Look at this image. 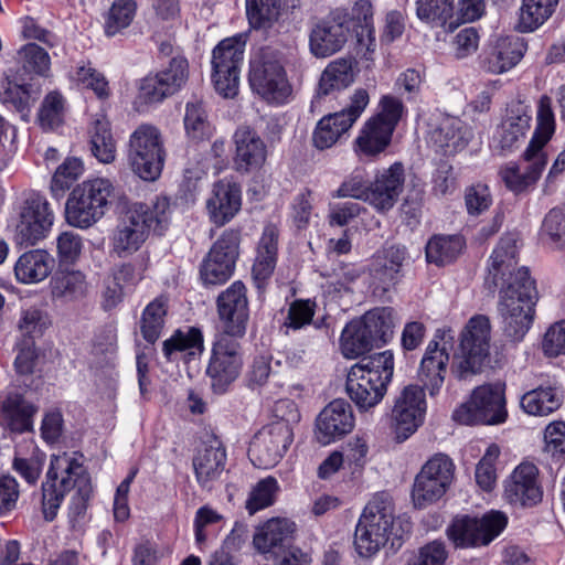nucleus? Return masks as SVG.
Returning <instances> with one entry per match:
<instances>
[{
	"instance_id": "f257e3e1",
	"label": "nucleus",
	"mask_w": 565,
	"mask_h": 565,
	"mask_svg": "<svg viewBox=\"0 0 565 565\" xmlns=\"http://www.w3.org/2000/svg\"><path fill=\"white\" fill-rule=\"evenodd\" d=\"M516 257L518 238L509 233L500 238L490 256L486 284L489 289L501 287L498 311L503 332L512 341L520 342L532 326L537 289L527 267L515 268Z\"/></svg>"
},
{
	"instance_id": "f03ea898",
	"label": "nucleus",
	"mask_w": 565,
	"mask_h": 565,
	"mask_svg": "<svg viewBox=\"0 0 565 565\" xmlns=\"http://www.w3.org/2000/svg\"><path fill=\"white\" fill-rule=\"evenodd\" d=\"M71 491L74 493L70 509L75 516H81L90 499V477L75 454L53 455L42 484V511L46 521L55 519L65 494Z\"/></svg>"
},
{
	"instance_id": "7ed1b4c3",
	"label": "nucleus",
	"mask_w": 565,
	"mask_h": 565,
	"mask_svg": "<svg viewBox=\"0 0 565 565\" xmlns=\"http://www.w3.org/2000/svg\"><path fill=\"white\" fill-rule=\"evenodd\" d=\"M554 131L555 119L552 102L548 96L544 95L539 102L537 125L534 135L522 156L525 167L521 168L519 164L510 162L499 171L501 180L511 192L515 194L525 192L541 178L547 164L543 147L552 138Z\"/></svg>"
},
{
	"instance_id": "20e7f679",
	"label": "nucleus",
	"mask_w": 565,
	"mask_h": 565,
	"mask_svg": "<svg viewBox=\"0 0 565 565\" xmlns=\"http://www.w3.org/2000/svg\"><path fill=\"white\" fill-rule=\"evenodd\" d=\"M170 220V202L157 198L151 206L137 203L119 218L111 236V248L118 257H127L140 249L150 231L161 235Z\"/></svg>"
},
{
	"instance_id": "39448f33",
	"label": "nucleus",
	"mask_w": 565,
	"mask_h": 565,
	"mask_svg": "<svg viewBox=\"0 0 565 565\" xmlns=\"http://www.w3.org/2000/svg\"><path fill=\"white\" fill-rule=\"evenodd\" d=\"M248 82L252 90L268 104L284 105L292 95L282 54L269 46L262 47L250 58Z\"/></svg>"
},
{
	"instance_id": "423d86ee",
	"label": "nucleus",
	"mask_w": 565,
	"mask_h": 565,
	"mask_svg": "<svg viewBox=\"0 0 565 565\" xmlns=\"http://www.w3.org/2000/svg\"><path fill=\"white\" fill-rule=\"evenodd\" d=\"M491 326L488 317H471L459 337L458 349L454 352L451 373L458 380H466L481 372L490 352Z\"/></svg>"
},
{
	"instance_id": "0eeeda50",
	"label": "nucleus",
	"mask_w": 565,
	"mask_h": 565,
	"mask_svg": "<svg viewBox=\"0 0 565 565\" xmlns=\"http://www.w3.org/2000/svg\"><path fill=\"white\" fill-rule=\"evenodd\" d=\"M113 192V183L103 178L75 186L65 204L67 223L78 228H88L97 223L105 215Z\"/></svg>"
},
{
	"instance_id": "6e6552de",
	"label": "nucleus",
	"mask_w": 565,
	"mask_h": 565,
	"mask_svg": "<svg viewBox=\"0 0 565 565\" xmlns=\"http://www.w3.org/2000/svg\"><path fill=\"white\" fill-rule=\"evenodd\" d=\"M167 152L161 131L142 124L130 135L127 159L132 172L145 181H156L163 170Z\"/></svg>"
},
{
	"instance_id": "1a4fd4ad",
	"label": "nucleus",
	"mask_w": 565,
	"mask_h": 565,
	"mask_svg": "<svg viewBox=\"0 0 565 565\" xmlns=\"http://www.w3.org/2000/svg\"><path fill=\"white\" fill-rule=\"evenodd\" d=\"M246 39L244 33L226 38L212 52V82L215 90L226 98H233L238 93Z\"/></svg>"
},
{
	"instance_id": "9d476101",
	"label": "nucleus",
	"mask_w": 565,
	"mask_h": 565,
	"mask_svg": "<svg viewBox=\"0 0 565 565\" xmlns=\"http://www.w3.org/2000/svg\"><path fill=\"white\" fill-rule=\"evenodd\" d=\"M238 339L226 334L215 337L206 375L216 394H224L242 371L243 358Z\"/></svg>"
},
{
	"instance_id": "9b49d317",
	"label": "nucleus",
	"mask_w": 565,
	"mask_h": 565,
	"mask_svg": "<svg viewBox=\"0 0 565 565\" xmlns=\"http://www.w3.org/2000/svg\"><path fill=\"white\" fill-rule=\"evenodd\" d=\"M455 465L445 454H436L416 476L412 498L415 507L426 508L438 501L454 480Z\"/></svg>"
},
{
	"instance_id": "f8f14e48",
	"label": "nucleus",
	"mask_w": 565,
	"mask_h": 565,
	"mask_svg": "<svg viewBox=\"0 0 565 565\" xmlns=\"http://www.w3.org/2000/svg\"><path fill=\"white\" fill-rule=\"evenodd\" d=\"M507 416L504 390L499 385L477 387L468 404L454 412V419L462 424L498 425L504 423Z\"/></svg>"
},
{
	"instance_id": "ddd939ff",
	"label": "nucleus",
	"mask_w": 565,
	"mask_h": 565,
	"mask_svg": "<svg viewBox=\"0 0 565 565\" xmlns=\"http://www.w3.org/2000/svg\"><path fill=\"white\" fill-rule=\"evenodd\" d=\"M507 522V516L499 511L487 513L481 519L457 518L448 527L447 534L459 548L487 545L504 530Z\"/></svg>"
},
{
	"instance_id": "4468645a",
	"label": "nucleus",
	"mask_w": 565,
	"mask_h": 565,
	"mask_svg": "<svg viewBox=\"0 0 565 565\" xmlns=\"http://www.w3.org/2000/svg\"><path fill=\"white\" fill-rule=\"evenodd\" d=\"M369 102V93L359 88L351 96L348 107L323 116L313 131L312 141L315 147L320 150L331 148L342 135L349 131L362 115Z\"/></svg>"
},
{
	"instance_id": "2eb2a0df",
	"label": "nucleus",
	"mask_w": 565,
	"mask_h": 565,
	"mask_svg": "<svg viewBox=\"0 0 565 565\" xmlns=\"http://www.w3.org/2000/svg\"><path fill=\"white\" fill-rule=\"evenodd\" d=\"M454 344L455 332L451 328L444 327L436 330L433 340L426 348L418 376L431 396L437 394L444 384L449 352Z\"/></svg>"
},
{
	"instance_id": "dca6fc26",
	"label": "nucleus",
	"mask_w": 565,
	"mask_h": 565,
	"mask_svg": "<svg viewBox=\"0 0 565 565\" xmlns=\"http://www.w3.org/2000/svg\"><path fill=\"white\" fill-rule=\"evenodd\" d=\"M292 439V427H288L285 423L268 424L254 436L248 456L255 467L273 468L285 456Z\"/></svg>"
},
{
	"instance_id": "f3484780",
	"label": "nucleus",
	"mask_w": 565,
	"mask_h": 565,
	"mask_svg": "<svg viewBox=\"0 0 565 565\" xmlns=\"http://www.w3.org/2000/svg\"><path fill=\"white\" fill-rule=\"evenodd\" d=\"M241 232L226 230L213 244L201 266V278L206 285L226 281L234 273L238 257Z\"/></svg>"
},
{
	"instance_id": "a211bd4d",
	"label": "nucleus",
	"mask_w": 565,
	"mask_h": 565,
	"mask_svg": "<svg viewBox=\"0 0 565 565\" xmlns=\"http://www.w3.org/2000/svg\"><path fill=\"white\" fill-rule=\"evenodd\" d=\"M216 308L221 324L217 334L243 338L249 319L245 285L237 280L223 290L216 299Z\"/></svg>"
},
{
	"instance_id": "6ab92c4d",
	"label": "nucleus",
	"mask_w": 565,
	"mask_h": 565,
	"mask_svg": "<svg viewBox=\"0 0 565 565\" xmlns=\"http://www.w3.org/2000/svg\"><path fill=\"white\" fill-rule=\"evenodd\" d=\"M426 399L424 388L407 385L395 401L392 409V428L397 441L411 437L424 422Z\"/></svg>"
},
{
	"instance_id": "aec40b11",
	"label": "nucleus",
	"mask_w": 565,
	"mask_h": 565,
	"mask_svg": "<svg viewBox=\"0 0 565 565\" xmlns=\"http://www.w3.org/2000/svg\"><path fill=\"white\" fill-rule=\"evenodd\" d=\"M349 33V13L335 10L312 28L309 35L310 52L319 58L331 56L344 46Z\"/></svg>"
},
{
	"instance_id": "412c9836",
	"label": "nucleus",
	"mask_w": 565,
	"mask_h": 565,
	"mask_svg": "<svg viewBox=\"0 0 565 565\" xmlns=\"http://www.w3.org/2000/svg\"><path fill=\"white\" fill-rule=\"evenodd\" d=\"M188 61L183 56L171 58L167 68L141 79L138 100L153 104L177 93L188 79Z\"/></svg>"
},
{
	"instance_id": "4be33fe9",
	"label": "nucleus",
	"mask_w": 565,
	"mask_h": 565,
	"mask_svg": "<svg viewBox=\"0 0 565 565\" xmlns=\"http://www.w3.org/2000/svg\"><path fill=\"white\" fill-rule=\"evenodd\" d=\"M359 521L365 525L372 533L379 534V537L386 544L391 541L392 546L395 541L403 539L404 532H409V524L404 530L402 526H396L395 511L391 498L386 493H377L363 509Z\"/></svg>"
},
{
	"instance_id": "5701e85b",
	"label": "nucleus",
	"mask_w": 565,
	"mask_h": 565,
	"mask_svg": "<svg viewBox=\"0 0 565 565\" xmlns=\"http://www.w3.org/2000/svg\"><path fill=\"white\" fill-rule=\"evenodd\" d=\"M53 220L54 215L47 201L39 193H32L21 206L17 234L22 243L34 245L45 237Z\"/></svg>"
},
{
	"instance_id": "b1692460",
	"label": "nucleus",
	"mask_w": 565,
	"mask_h": 565,
	"mask_svg": "<svg viewBox=\"0 0 565 565\" xmlns=\"http://www.w3.org/2000/svg\"><path fill=\"white\" fill-rule=\"evenodd\" d=\"M504 495L514 505L533 507L541 502L543 490L537 467L531 462L520 463L505 481Z\"/></svg>"
},
{
	"instance_id": "393cba45",
	"label": "nucleus",
	"mask_w": 565,
	"mask_h": 565,
	"mask_svg": "<svg viewBox=\"0 0 565 565\" xmlns=\"http://www.w3.org/2000/svg\"><path fill=\"white\" fill-rule=\"evenodd\" d=\"M354 427L351 405L341 398L329 403L317 418L316 437L321 445H329L349 434Z\"/></svg>"
},
{
	"instance_id": "a878e982",
	"label": "nucleus",
	"mask_w": 565,
	"mask_h": 565,
	"mask_svg": "<svg viewBox=\"0 0 565 565\" xmlns=\"http://www.w3.org/2000/svg\"><path fill=\"white\" fill-rule=\"evenodd\" d=\"M405 181L404 168L399 162L379 171L369 186L367 203L377 212L384 213L393 209L403 191Z\"/></svg>"
},
{
	"instance_id": "bb28decb",
	"label": "nucleus",
	"mask_w": 565,
	"mask_h": 565,
	"mask_svg": "<svg viewBox=\"0 0 565 565\" xmlns=\"http://www.w3.org/2000/svg\"><path fill=\"white\" fill-rule=\"evenodd\" d=\"M431 143L445 156H454L470 143L473 129L470 125L455 116H444L430 131Z\"/></svg>"
},
{
	"instance_id": "cd10ccee",
	"label": "nucleus",
	"mask_w": 565,
	"mask_h": 565,
	"mask_svg": "<svg viewBox=\"0 0 565 565\" xmlns=\"http://www.w3.org/2000/svg\"><path fill=\"white\" fill-rule=\"evenodd\" d=\"M527 45L516 35L497 38L481 60V67L491 74H502L513 68L524 56Z\"/></svg>"
},
{
	"instance_id": "c85d7f7f",
	"label": "nucleus",
	"mask_w": 565,
	"mask_h": 565,
	"mask_svg": "<svg viewBox=\"0 0 565 565\" xmlns=\"http://www.w3.org/2000/svg\"><path fill=\"white\" fill-rule=\"evenodd\" d=\"M235 143L234 164L238 172H250L262 168L267 158V148L259 135L248 126L238 127L233 136Z\"/></svg>"
},
{
	"instance_id": "c756f323",
	"label": "nucleus",
	"mask_w": 565,
	"mask_h": 565,
	"mask_svg": "<svg viewBox=\"0 0 565 565\" xmlns=\"http://www.w3.org/2000/svg\"><path fill=\"white\" fill-rule=\"evenodd\" d=\"M193 469L198 483L204 489H212L225 470L226 451L222 441L212 437L193 457Z\"/></svg>"
},
{
	"instance_id": "7c9ffc66",
	"label": "nucleus",
	"mask_w": 565,
	"mask_h": 565,
	"mask_svg": "<svg viewBox=\"0 0 565 565\" xmlns=\"http://www.w3.org/2000/svg\"><path fill=\"white\" fill-rule=\"evenodd\" d=\"M241 189L236 183L221 180L213 185L212 195L206 201L211 221L222 226L241 210Z\"/></svg>"
},
{
	"instance_id": "2f4dec72",
	"label": "nucleus",
	"mask_w": 565,
	"mask_h": 565,
	"mask_svg": "<svg viewBox=\"0 0 565 565\" xmlns=\"http://www.w3.org/2000/svg\"><path fill=\"white\" fill-rule=\"evenodd\" d=\"M530 107L521 102L512 103L507 116L498 129L499 146L502 150H512L523 142L531 122Z\"/></svg>"
},
{
	"instance_id": "473e14b6",
	"label": "nucleus",
	"mask_w": 565,
	"mask_h": 565,
	"mask_svg": "<svg viewBox=\"0 0 565 565\" xmlns=\"http://www.w3.org/2000/svg\"><path fill=\"white\" fill-rule=\"evenodd\" d=\"M295 529L296 524L288 519H270L257 530L254 546L263 554L276 555L290 543Z\"/></svg>"
},
{
	"instance_id": "72a5a7b5",
	"label": "nucleus",
	"mask_w": 565,
	"mask_h": 565,
	"mask_svg": "<svg viewBox=\"0 0 565 565\" xmlns=\"http://www.w3.org/2000/svg\"><path fill=\"white\" fill-rule=\"evenodd\" d=\"M55 259L44 249H32L23 253L14 265V275L22 284H36L52 273Z\"/></svg>"
},
{
	"instance_id": "f704fd0d",
	"label": "nucleus",
	"mask_w": 565,
	"mask_h": 565,
	"mask_svg": "<svg viewBox=\"0 0 565 565\" xmlns=\"http://www.w3.org/2000/svg\"><path fill=\"white\" fill-rule=\"evenodd\" d=\"M345 391L352 402L362 411L377 405L386 394L387 388L382 383L371 381L360 371L350 370L347 375Z\"/></svg>"
},
{
	"instance_id": "c9c22d12",
	"label": "nucleus",
	"mask_w": 565,
	"mask_h": 565,
	"mask_svg": "<svg viewBox=\"0 0 565 565\" xmlns=\"http://www.w3.org/2000/svg\"><path fill=\"white\" fill-rule=\"evenodd\" d=\"M393 131L371 117L355 139L354 150L361 159H374L390 146Z\"/></svg>"
},
{
	"instance_id": "e433bc0d",
	"label": "nucleus",
	"mask_w": 565,
	"mask_h": 565,
	"mask_svg": "<svg viewBox=\"0 0 565 565\" xmlns=\"http://www.w3.org/2000/svg\"><path fill=\"white\" fill-rule=\"evenodd\" d=\"M38 408L19 394L9 395L2 404V420L14 433L32 429V417Z\"/></svg>"
},
{
	"instance_id": "4c0bfd02",
	"label": "nucleus",
	"mask_w": 565,
	"mask_h": 565,
	"mask_svg": "<svg viewBox=\"0 0 565 565\" xmlns=\"http://www.w3.org/2000/svg\"><path fill=\"white\" fill-rule=\"evenodd\" d=\"M354 82L353 61L351 58H338L332 61L322 72L317 95L328 96L333 92L347 88Z\"/></svg>"
},
{
	"instance_id": "58836bf2",
	"label": "nucleus",
	"mask_w": 565,
	"mask_h": 565,
	"mask_svg": "<svg viewBox=\"0 0 565 565\" xmlns=\"http://www.w3.org/2000/svg\"><path fill=\"white\" fill-rule=\"evenodd\" d=\"M393 313L392 308L381 307L365 312L359 319L375 347L385 344L392 338L394 328Z\"/></svg>"
},
{
	"instance_id": "ea45409f",
	"label": "nucleus",
	"mask_w": 565,
	"mask_h": 565,
	"mask_svg": "<svg viewBox=\"0 0 565 565\" xmlns=\"http://www.w3.org/2000/svg\"><path fill=\"white\" fill-rule=\"evenodd\" d=\"M352 371H360L371 381L382 383L387 388L392 381L394 372V355L386 350L380 353L363 356L356 364L352 365Z\"/></svg>"
},
{
	"instance_id": "a19ab883",
	"label": "nucleus",
	"mask_w": 565,
	"mask_h": 565,
	"mask_svg": "<svg viewBox=\"0 0 565 565\" xmlns=\"http://www.w3.org/2000/svg\"><path fill=\"white\" fill-rule=\"evenodd\" d=\"M559 0H522L519 12L518 29L533 32L554 13Z\"/></svg>"
},
{
	"instance_id": "79ce46f5",
	"label": "nucleus",
	"mask_w": 565,
	"mask_h": 565,
	"mask_svg": "<svg viewBox=\"0 0 565 565\" xmlns=\"http://www.w3.org/2000/svg\"><path fill=\"white\" fill-rule=\"evenodd\" d=\"M92 154L102 163H110L116 158V142L110 124L106 118H97L88 130Z\"/></svg>"
},
{
	"instance_id": "37998d69",
	"label": "nucleus",
	"mask_w": 565,
	"mask_h": 565,
	"mask_svg": "<svg viewBox=\"0 0 565 565\" xmlns=\"http://www.w3.org/2000/svg\"><path fill=\"white\" fill-rule=\"evenodd\" d=\"M21 76L28 75L46 78L51 74V57L49 53L36 43H26L18 51Z\"/></svg>"
},
{
	"instance_id": "c03bdc74",
	"label": "nucleus",
	"mask_w": 565,
	"mask_h": 565,
	"mask_svg": "<svg viewBox=\"0 0 565 565\" xmlns=\"http://www.w3.org/2000/svg\"><path fill=\"white\" fill-rule=\"evenodd\" d=\"M463 247L465 241L459 235L434 236L426 245L427 262L438 266L449 264L460 255Z\"/></svg>"
},
{
	"instance_id": "a18cd8bd",
	"label": "nucleus",
	"mask_w": 565,
	"mask_h": 565,
	"mask_svg": "<svg viewBox=\"0 0 565 565\" xmlns=\"http://www.w3.org/2000/svg\"><path fill=\"white\" fill-rule=\"evenodd\" d=\"M520 404L529 415L547 416L559 408L562 399L555 388L540 386L526 392Z\"/></svg>"
},
{
	"instance_id": "49530a36",
	"label": "nucleus",
	"mask_w": 565,
	"mask_h": 565,
	"mask_svg": "<svg viewBox=\"0 0 565 565\" xmlns=\"http://www.w3.org/2000/svg\"><path fill=\"white\" fill-rule=\"evenodd\" d=\"M316 303L309 299H297L289 305L284 327L287 329L299 330L307 324L313 323L317 330H324L329 335L328 318L322 317L313 321Z\"/></svg>"
},
{
	"instance_id": "de8ad7c7",
	"label": "nucleus",
	"mask_w": 565,
	"mask_h": 565,
	"mask_svg": "<svg viewBox=\"0 0 565 565\" xmlns=\"http://www.w3.org/2000/svg\"><path fill=\"white\" fill-rule=\"evenodd\" d=\"M52 295L57 298L77 299L87 291L85 275L79 270L58 269L51 278Z\"/></svg>"
},
{
	"instance_id": "09e8293b",
	"label": "nucleus",
	"mask_w": 565,
	"mask_h": 565,
	"mask_svg": "<svg viewBox=\"0 0 565 565\" xmlns=\"http://www.w3.org/2000/svg\"><path fill=\"white\" fill-rule=\"evenodd\" d=\"M41 95L40 85L30 83H12L1 94V100L4 104L12 105L26 119L30 108L35 104Z\"/></svg>"
},
{
	"instance_id": "8fccbe9b",
	"label": "nucleus",
	"mask_w": 565,
	"mask_h": 565,
	"mask_svg": "<svg viewBox=\"0 0 565 565\" xmlns=\"http://www.w3.org/2000/svg\"><path fill=\"white\" fill-rule=\"evenodd\" d=\"M340 347L345 358L354 359L369 352L375 344L359 319H354L344 327L340 338Z\"/></svg>"
},
{
	"instance_id": "3c124183",
	"label": "nucleus",
	"mask_w": 565,
	"mask_h": 565,
	"mask_svg": "<svg viewBox=\"0 0 565 565\" xmlns=\"http://www.w3.org/2000/svg\"><path fill=\"white\" fill-rule=\"evenodd\" d=\"M454 0H416L417 18L434 28H445L452 18Z\"/></svg>"
},
{
	"instance_id": "603ef678",
	"label": "nucleus",
	"mask_w": 565,
	"mask_h": 565,
	"mask_svg": "<svg viewBox=\"0 0 565 565\" xmlns=\"http://www.w3.org/2000/svg\"><path fill=\"white\" fill-rule=\"evenodd\" d=\"M167 315V305L162 298H156L143 310L141 317V333L149 343H154L160 337Z\"/></svg>"
},
{
	"instance_id": "864d4df0",
	"label": "nucleus",
	"mask_w": 565,
	"mask_h": 565,
	"mask_svg": "<svg viewBox=\"0 0 565 565\" xmlns=\"http://www.w3.org/2000/svg\"><path fill=\"white\" fill-rule=\"evenodd\" d=\"M136 10L137 3L135 0H115L105 22L106 35L114 36L128 28L136 15Z\"/></svg>"
},
{
	"instance_id": "5fc2aeb1",
	"label": "nucleus",
	"mask_w": 565,
	"mask_h": 565,
	"mask_svg": "<svg viewBox=\"0 0 565 565\" xmlns=\"http://www.w3.org/2000/svg\"><path fill=\"white\" fill-rule=\"evenodd\" d=\"M280 0H246V14L254 29L270 26L279 17Z\"/></svg>"
},
{
	"instance_id": "6e6d98bb",
	"label": "nucleus",
	"mask_w": 565,
	"mask_h": 565,
	"mask_svg": "<svg viewBox=\"0 0 565 565\" xmlns=\"http://www.w3.org/2000/svg\"><path fill=\"white\" fill-rule=\"evenodd\" d=\"M279 490L277 480L274 477L262 479L253 488L246 502V509L250 514L271 505L275 502Z\"/></svg>"
},
{
	"instance_id": "4d7b16f0",
	"label": "nucleus",
	"mask_w": 565,
	"mask_h": 565,
	"mask_svg": "<svg viewBox=\"0 0 565 565\" xmlns=\"http://www.w3.org/2000/svg\"><path fill=\"white\" fill-rule=\"evenodd\" d=\"M83 170V162L78 158L65 159L52 178L51 191L54 196L63 194L82 175Z\"/></svg>"
},
{
	"instance_id": "13d9d810",
	"label": "nucleus",
	"mask_w": 565,
	"mask_h": 565,
	"mask_svg": "<svg viewBox=\"0 0 565 565\" xmlns=\"http://www.w3.org/2000/svg\"><path fill=\"white\" fill-rule=\"evenodd\" d=\"M370 275L373 294L379 297H383L390 291L402 277L396 269L384 264L379 258L373 263Z\"/></svg>"
},
{
	"instance_id": "bf43d9fd",
	"label": "nucleus",
	"mask_w": 565,
	"mask_h": 565,
	"mask_svg": "<svg viewBox=\"0 0 565 565\" xmlns=\"http://www.w3.org/2000/svg\"><path fill=\"white\" fill-rule=\"evenodd\" d=\"M386 543L379 537V534L372 533L360 521L355 526L353 546L356 554L362 558H371L376 555Z\"/></svg>"
},
{
	"instance_id": "052dcab7",
	"label": "nucleus",
	"mask_w": 565,
	"mask_h": 565,
	"mask_svg": "<svg viewBox=\"0 0 565 565\" xmlns=\"http://www.w3.org/2000/svg\"><path fill=\"white\" fill-rule=\"evenodd\" d=\"M189 349L203 350V335L198 328H190L186 333L177 331L174 335L163 342V353L170 359L174 352Z\"/></svg>"
},
{
	"instance_id": "680f3d73",
	"label": "nucleus",
	"mask_w": 565,
	"mask_h": 565,
	"mask_svg": "<svg viewBox=\"0 0 565 565\" xmlns=\"http://www.w3.org/2000/svg\"><path fill=\"white\" fill-rule=\"evenodd\" d=\"M404 110L405 107L399 98L385 95L379 103V113L372 116V118L394 132L403 117Z\"/></svg>"
},
{
	"instance_id": "e2e57ef3",
	"label": "nucleus",
	"mask_w": 565,
	"mask_h": 565,
	"mask_svg": "<svg viewBox=\"0 0 565 565\" xmlns=\"http://www.w3.org/2000/svg\"><path fill=\"white\" fill-rule=\"evenodd\" d=\"M370 182L361 169H355L339 186L334 196L352 198L367 203Z\"/></svg>"
},
{
	"instance_id": "0e129e2a",
	"label": "nucleus",
	"mask_w": 565,
	"mask_h": 565,
	"mask_svg": "<svg viewBox=\"0 0 565 565\" xmlns=\"http://www.w3.org/2000/svg\"><path fill=\"white\" fill-rule=\"evenodd\" d=\"M448 558V551L444 542L433 541L419 547L417 553L412 555L406 565H445Z\"/></svg>"
},
{
	"instance_id": "69168bd1",
	"label": "nucleus",
	"mask_w": 565,
	"mask_h": 565,
	"mask_svg": "<svg viewBox=\"0 0 565 565\" xmlns=\"http://www.w3.org/2000/svg\"><path fill=\"white\" fill-rule=\"evenodd\" d=\"M499 455L500 449L497 445L489 446L476 467V481L486 491H490L495 482L494 463Z\"/></svg>"
},
{
	"instance_id": "338daca9",
	"label": "nucleus",
	"mask_w": 565,
	"mask_h": 565,
	"mask_svg": "<svg viewBox=\"0 0 565 565\" xmlns=\"http://www.w3.org/2000/svg\"><path fill=\"white\" fill-rule=\"evenodd\" d=\"M56 247L61 265L74 264L82 254L83 239L72 231L63 232L57 237Z\"/></svg>"
},
{
	"instance_id": "774afa93",
	"label": "nucleus",
	"mask_w": 565,
	"mask_h": 565,
	"mask_svg": "<svg viewBox=\"0 0 565 565\" xmlns=\"http://www.w3.org/2000/svg\"><path fill=\"white\" fill-rule=\"evenodd\" d=\"M184 127L193 139H201L206 134L209 124L206 113L201 103H188L184 116Z\"/></svg>"
}]
</instances>
